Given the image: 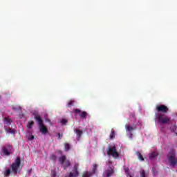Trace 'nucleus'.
<instances>
[{
  "label": "nucleus",
  "mask_w": 177,
  "mask_h": 177,
  "mask_svg": "<svg viewBox=\"0 0 177 177\" xmlns=\"http://www.w3.org/2000/svg\"><path fill=\"white\" fill-rule=\"evenodd\" d=\"M156 118L160 124H170L171 122V118H169L167 115L163 113L158 114Z\"/></svg>",
  "instance_id": "1"
},
{
  "label": "nucleus",
  "mask_w": 177,
  "mask_h": 177,
  "mask_svg": "<svg viewBox=\"0 0 177 177\" xmlns=\"http://www.w3.org/2000/svg\"><path fill=\"white\" fill-rule=\"evenodd\" d=\"M167 158L171 165H173V167H175V165H176L177 158H176V154L175 153V151L174 149H171V151L169 153L167 156Z\"/></svg>",
  "instance_id": "2"
},
{
  "label": "nucleus",
  "mask_w": 177,
  "mask_h": 177,
  "mask_svg": "<svg viewBox=\"0 0 177 177\" xmlns=\"http://www.w3.org/2000/svg\"><path fill=\"white\" fill-rule=\"evenodd\" d=\"M21 164V160L20 159V157H18L15 159V162H13L10 167L12 169V172L15 174V175H17V169L20 168V165Z\"/></svg>",
  "instance_id": "3"
},
{
  "label": "nucleus",
  "mask_w": 177,
  "mask_h": 177,
  "mask_svg": "<svg viewBox=\"0 0 177 177\" xmlns=\"http://www.w3.org/2000/svg\"><path fill=\"white\" fill-rule=\"evenodd\" d=\"M107 154L108 156H111L113 158H118L120 157V153L117 151V147L115 145L108 148Z\"/></svg>",
  "instance_id": "4"
},
{
  "label": "nucleus",
  "mask_w": 177,
  "mask_h": 177,
  "mask_svg": "<svg viewBox=\"0 0 177 177\" xmlns=\"http://www.w3.org/2000/svg\"><path fill=\"white\" fill-rule=\"evenodd\" d=\"M78 163H75L71 171L69 172L68 177H77L80 176V171H78Z\"/></svg>",
  "instance_id": "5"
},
{
  "label": "nucleus",
  "mask_w": 177,
  "mask_h": 177,
  "mask_svg": "<svg viewBox=\"0 0 177 177\" xmlns=\"http://www.w3.org/2000/svg\"><path fill=\"white\" fill-rule=\"evenodd\" d=\"M112 175H114V166H109L102 174L103 177H110Z\"/></svg>",
  "instance_id": "6"
},
{
  "label": "nucleus",
  "mask_w": 177,
  "mask_h": 177,
  "mask_svg": "<svg viewBox=\"0 0 177 177\" xmlns=\"http://www.w3.org/2000/svg\"><path fill=\"white\" fill-rule=\"evenodd\" d=\"M156 111L158 113H164L165 114L168 113V107L164 104L158 105L156 106Z\"/></svg>",
  "instance_id": "7"
},
{
  "label": "nucleus",
  "mask_w": 177,
  "mask_h": 177,
  "mask_svg": "<svg viewBox=\"0 0 177 177\" xmlns=\"http://www.w3.org/2000/svg\"><path fill=\"white\" fill-rule=\"evenodd\" d=\"M11 147L12 146L10 145L2 147V153L3 156H10Z\"/></svg>",
  "instance_id": "8"
},
{
  "label": "nucleus",
  "mask_w": 177,
  "mask_h": 177,
  "mask_svg": "<svg viewBox=\"0 0 177 177\" xmlns=\"http://www.w3.org/2000/svg\"><path fill=\"white\" fill-rule=\"evenodd\" d=\"M39 129L41 133H42L43 135H46V133H48V127H46V126H44V124L39 126Z\"/></svg>",
  "instance_id": "9"
},
{
  "label": "nucleus",
  "mask_w": 177,
  "mask_h": 177,
  "mask_svg": "<svg viewBox=\"0 0 177 177\" xmlns=\"http://www.w3.org/2000/svg\"><path fill=\"white\" fill-rule=\"evenodd\" d=\"M35 120H36V122H37L39 127L44 125V120H42L40 115L35 116Z\"/></svg>",
  "instance_id": "10"
},
{
  "label": "nucleus",
  "mask_w": 177,
  "mask_h": 177,
  "mask_svg": "<svg viewBox=\"0 0 177 177\" xmlns=\"http://www.w3.org/2000/svg\"><path fill=\"white\" fill-rule=\"evenodd\" d=\"M75 133H76V135H77V140H80V139H81V136H82V133H84L82 130L76 129L75 130Z\"/></svg>",
  "instance_id": "11"
},
{
  "label": "nucleus",
  "mask_w": 177,
  "mask_h": 177,
  "mask_svg": "<svg viewBox=\"0 0 177 177\" xmlns=\"http://www.w3.org/2000/svg\"><path fill=\"white\" fill-rule=\"evenodd\" d=\"M66 160L67 158L64 155L59 158V162L61 164V165H64V162L66 161Z\"/></svg>",
  "instance_id": "12"
},
{
  "label": "nucleus",
  "mask_w": 177,
  "mask_h": 177,
  "mask_svg": "<svg viewBox=\"0 0 177 177\" xmlns=\"http://www.w3.org/2000/svg\"><path fill=\"white\" fill-rule=\"evenodd\" d=\"M125 127H126V130L128 131V132H132V131H135V129H136V127H131L128 124H127Z\"/></svg>",
  "instance_id": "13"
},
{
  "label": "nucleus",
  "mask_w": 177,
  "mask_h": 177,
  "mask_svg": "<svg viewBox=\"0 0 177 177\" xmlns=\"http://www.w3.org/2000/svg\"><path fill=\"white\" fill-rule=\"evenodd\" d=\"M71 165V163L70 162V160H66L65 162H64V165L62 166L64 167V169H67L68 167Z\"/></svg>",
  "instance_id": "14"
},
{
  "label": "nucleus",
  "mask_w": 177,
  "mask_h": 177,
  "mask_svg": "<svg viewBox=\"0 0 177 177\" xmlns=\"http://www.w3.org/2000/svg\"><path fill=\"white\" fill-rule=\"evenodd\" d=\"M80 118L82 120H85L86 118V116L88 115V113L86 111H82L80 115Z\"/></svg>",
  "instance_id": "15"
},
{
  "label": "nucleus",
  "mask_w": 177,
  "mask_h": 177,
  "mask_svg": "<svg viewBox=\"0 0 177 177\" xmlns=\"http://www.w3.org/2000/svg\"><path fill=\"white\" fill-rule=\"evenodd\" d=\"M93 174L91 173V171H85L82 174V177H91Z\"/></svg>",
  "instance_id": "16"
},
{
  "label": "nucleus",
  "mask_w": 177,
  "mask_h": 177,
  "mask_svg": "<svg viewBox=\"0 0 177 177\" xmlns=\"http://www.w3.org/2000/svg\"><path fill=\"white\" fill-rule=\"evenodd\" d=\"M65 151H68L71 149V145L69 143L65 142L64 144Z\"/></svg>",
  "instance_id": "17"
},
{
  "label": "nucleus",
  "mask_w": 177,
  "mask_h": 177,
  "mask_svg": "<svg viewBox=\"0 0 177 177\" xmlns=\"http://www.w3.org/2000/svg\"><path fill=\"white\" fill-rule=\"evenodd\" d=\"M96 171H97V165L94 164L91 172L93 175H95V174H96Z\"/></svg>",
  "instance_id": "18"
},
{
  "label": "nucleus",
  "mask_w": 177,
  "mask_h": 177,
  "mask_svg": "<svg viewBox=\"0 0 177 177\" xmlns=\"http://www.w3.org/2000/svg\"><path fill=\"white\" fill-rule=\"evenodd\" d=\"M157 156H158V153H157V152H152L149 155V159L153 160V158H156V157H157Z\"/></svg>",
  "instance_id": "19"
},
{
  "label": "nucleus",
  "mask_w": 177,
  "mask_h": 177,
  "mask_svg": "<svg viewBox=\"0 0 177 177\" xmlns=\"http://www.w3.org/2000/svg\"><path fill=\"white\" fill-rule=\"evenodd\" d=\"M109 138L110 139H114L115 138V131H114V129H111Z\"/></svg>",
  "instance_id": "20"
},
{
  "label": "nucleus",
  "mask_w": 177,
  "mask_h": 177,
  "mask_svg": "<svg viewBox=\"0 0 177 177\" xmlns=\"http://www.w3.org/2000/svg\"><path fill=\"white\" fill-rule=\"evenodd\" d=\"M12 123V120L9 119L8 118H4V124H6V125L9 126Z\"/></svg>",
  "instance_id": "21"
},
{
  "label": "nucleus",
  "mask_w": 177,
  "mask_h": 177,
  "mask_svg": "<svg viewBox=\"0 0 177 177\" xmlns=\"http://www.w3.org/2000/svg\"><path fill=\"white\" fill-rule=\"evenodd\" d=\"M11 173H12V170H10V169H8L4 171V176L8 177Z\"/></svg>",
  "instance_id": "22"
},
{
  "label": "nucleus",
  "mask_w": 177,
  "mask_h": 177,
  "mask_svg": "<svg viewBox=\"0 0 177 177\" xmlns=\"http://www.w3.org/2000/svg\"><path fill=\"white\" fill-rule=\"evenodd\" d=\"M136 154L140 161H145V158H143V156L142 155V153H140V152H136Z\"/></svg>",
  "instance_id": "23"
},
{
  "label": "nucleus",
  "mask_w": 177,
  "mask_h": 177,
  "mask_svg": "<svg viewBox=\"0 0 177 177\" xmlns=\"http://www.w3.org/2000/svg\"><path fill=\"white\" fill-rule=\"evenodd\" d=\"M32 125H34V121L28 122L27 128H28V129H31V128H32Z\"/></svg>",
  "instance_id": "24"
},
{
  "label": "nucleus",
  "mask_w": 177,
  "mask_h": 177,
  "mask_svg": "<svg viewBox=\"0 0 177 177\" xmlns=\"http://www.w3.org/2000/svg\"><path fill=\"white\" fill-rule=\"evenodd\" d=\"M75 102V101H74V100L68 101V104H67V107H71V106H73V104H74Z\"/></svg>",
  "instance_id": "25"
},
{
  "label": "nucleus",
  "mask_w": 177,
  "mask_h": 177,
  "mask_svg": "<svg viewBox=\"0 0 177 177\" xmlns=\"http://www.w3.org/2000/svg\"><path fill=\"white\" fill-rule=\"evenodd\" d=\"M140 174V177H146V171L145 170H141Z\"/></svg>",
  "instance_id": "26"
},
{
  "label": "nucleus",
  "mask_w": 177,
  "mask_h": 177,
  "mask_svg": "<svg viewBox=\"0 0 177 177\" xmlns=\"http://www.w3.org/2000/svg\"><path fill=\"white\" fill-rule=\"evenodd\" d=\"M170 130L171 132H176V125H174L173 127H170Z\"/></svg>",
  "instance_id": "27"
},
{
  "label": "nucleus",
  "mask_w": 177,
  "mask_h": 177,
  "mask_svg": "<svg viewBox=\"0 0 177 177\" xmlns=\"http://www.w3.org/2000/svg\"><path fill=\"white\" fill-rule=\"evenodd\" d=\"M124 171L126 172L127 176H131V173H129V168L124 169Z\"/></svg>",
  "instance_id": "28"
},
{
  "label": "nucleus",
  "mask_w": 177,
  "mask_h": 177,
  "mask_svg": "<svg viewBox=\"0 0 177 177\" xmlns=\"http://www.w3.org/2000/svg\"><path fill=\"white\" fill-rule=\"evenodd\" d=\"M73 113H75L76 114H78L80 113H81V110L79 109H75L73 110Z\"/></svg>",
  "instance_id": "29"
},
{
  "label": "nucleus",
  "mask_w": 177,
  "mask_h": 177,
  "mask_svg": "<svg viewBox=\"0 0 177 177\" xmlns=\"http://www.w3.org/2000/svg\"><path fill=\"white\" fill-rule=\"evenodd\" d=\"M51 176L52 177H56V171H51Z\"/></svg>",
  "instance_id": "30"
},
{
  "label": "nucleus",
  "mask_w": 177,
  "mask_h": 177,
  "mask_svg": "<svg viewBox=\"0 0 177 177\" xmlns=\"http://www.w3.org/2000/svg\"><path fill=\"white\" fill-rule=\"evenodd\" d=\"M50 160H53V161H55L56 160V156L53 154L51 156H50Z\"/></svg>",
  "instance_id": "31"
},
{
  "label": "nucleus",
  "mask_w": 177,
  "mask_h": 177,
  "mask_svg": "<svg viewBox=\"0 0 177 177\" xmlns=\"http://www.w3.org/2000/svg\"><path fill=\"white\" fill-rule=\"evenodd\" d=\"M61 122H62V124H64V125H66V124H67V122H68V120H66V119H62V121H61Z\"/></svg>",
  "instance_id": "32"
},
{
  "label": "nucleus",
  "mask_w": 177,
  "mask_h": 177,
  "mask_svg": "<svg viewBox=\"0 0 177 177\" xmlns=\"http://www.w3.org/2000/svg\"><path fill=\"white\" fill-rule=\"evenodd\" d=\"M5 131L6 132H7L8 133H10V131H12L11 128H5Z\"/></svg>",
  "instance_id": "33"
},
{
  "label": "nucleus",
  "mask_w": 177,
  "mask_h": 177,
  "mask_svg": "<svg viewBox=\"0 0 177 177\" xmlns=\"http://www.w3.org/2000/svg\"><path fill=\"white\" fill-rule=\"evenodd\" d=\"M57 135L58 139H62V138H63V133H58Z\"/></svg>",
  "instance_id": "34"
},
{
  "label": "nucleus",
  "mask_w": 177,
  "mask_h": 177,
  "mask_svg": "<svg viewBox=\"0 0 177 177\" xmlns=\"http://www.w3.org/2000/svg\"><path fill=\"white\" fill-rule=\"evenodd\" d=\"M10 133H12V135H15V133H16V131L11 129Z\"/></svg>",
  "instance_id": "35"
},
{
  "label": "nucleus",
  "mask_w": 177,
  "mask_h": 177,
  "mask_svg": "<svg viewBox=\"0 0 177 177\" xmlns=\"http://www.w3.org/2000/svg\"><path fill=\"white\" fill-rule=\"evenodd\" d=\"M34 136H32L28 138V140H32L34 139Z\"/></svg>",
  "instance_id": "36"
},
{
  "label": "nucleus",
  "mask_w": 177,
  "mask_h": 177,
  "mask_svg": "<svg viewBox=\"0 0 177 177\" xmlns=\"http://www.w3.org/2000/svg\"><path fill=\"white\" fill-rule=\"evenodd\" d=\"M127 176L132 177V176H131V175H130V176Z\"/></svg>",
  "instance_id": "37"
},
{
  "label": "nucleus",
  "mask_w": 177,
  "mask_h": 177,
  "mask_svg": "<svg viewBox=\"0 0 177 177\" xmlns=\"http://www.w3.org/2000/svg\"><path fill=\"white\" fill-rule=\"evenodd\" d=\"M47 121L50 122V120H47Z\"/></svg>",
  "instance_id": "38"
},
{
  "label": "nucleus",
  "mask_w": 177,
  "mask_h": 177,
  "mask_svg": "<svg viewBox=\"0 0 177 177\" xmlns=\"http://www.w3.org/2000/svg\"><path fill=\"white\" fill-rule=\"evenodd\" d=\"M109 164H111V162L109 161Z\"/></svg>",
  "instance_id": "39"
},
{
  "label": "nucleus",
  "mask_w": 177,
  "mask_h": 177,
  "mask_svg": "<svg viewBox=\"0 0 177 177\" xmlns=\"http://www.w3.org/2000/svg\"><path fill=\"white\" fill-rule=\"evenodd\" d=\"M2 97V96L0 95V99Z\"/></svg>",
  "instance_id": "40"
},
{
  "label": "nucleus",
  "mask_w": 177,
  "mask_h": 177,
  "mask_svg": "<svg viewBox=\"0 0 177 177\" xmlns=\"http://www.w3.org/2000/svg\"><path fill=\"white\" fill-rule=\"evenodd\" d=\"M18 174H20V171H18Z\"/></svg>",
  "instance_id": "41"
},
{
  "label": "nucleus",
  "mask_w": 177,
  "mask_h": 177,
  "mask_svg": "<svg viewBox=\"0 0 177 177\" xmlns=\"http://www.w3.org/2000/svg\"><path fill=\"white\" fill-rule=\"evenodd\" d=\"M176 135L177 136V133H176Z\"/></svg>",
  "instance_id": "42"
}]
</instances>
